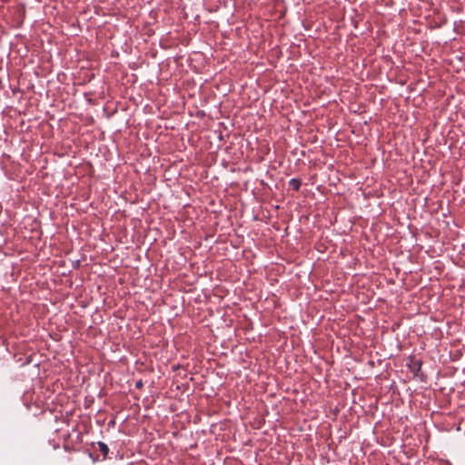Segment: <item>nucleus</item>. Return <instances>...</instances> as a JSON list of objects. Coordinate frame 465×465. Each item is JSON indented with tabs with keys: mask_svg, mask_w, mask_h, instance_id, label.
Instances as JSON below:
<instances>
[{
	"mask_svg": "<svg viewBox=\"0 0 465 465\" xmlns=\"http://www.w3.org/2000/svg\"><path fill=\"white\" fill-rule=\"evenodd\" d=\"M136 386H137V387H141V386H142V381H138V382L136 383Z\"/></svg>",
	"mask_w": 465,
	"mask_h": 465,
	"instance_id": "3",
	"label": "nucleus"
},
{
	"mask_svg": "<svg viewBox=\"0 0 465 465\" xmlns=\"http://www.w3.org/2000/svg\"><path fill=\"white\" fill-rule=\"evenodd\" d=\"M97 444L99 450L104 454V457H106L109 452L107 445L103 441H99Z\"/></svg>",
	"mask_w": 465,
	"mask_h": 465,
	"instance_id": "2",
	"label": "nucleus"
},
{
	"mask_svg": "<svg viewBox=\"0 0 465 465\" xmlns=\"http://www.w3.org/2000/svg\"><path fill=\"white\" fill-rule=\"evenodd\" d=\"M279 207H280V205H279V204H276V205H275V210H278V209H279Z\"/></svg>",
	"mask_w": 465,
	"mask_h": 465,
	"instance_id": "4",
	"label": "nucleus"
},
{
	"mask_svg": "<svg viewBox=\"0 0 465 465\" xmlns=\"http://www.w3.org/2000/svg\"><path fill=\"white\" fill-rule=\"evenodd\" d=\"M289 185L294 191H299L302 185V181L298 178H292L289 182Z\"/></svg>",
	"mask_w": 465,
	"mask_h": 465,
	"instance_id": "1",
	"label": "nucleus"
}]
</instances>
